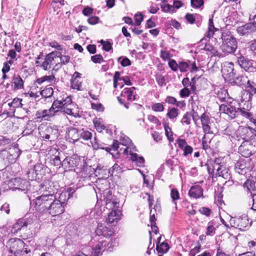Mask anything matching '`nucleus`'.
Returning <instances> with one entry per match:
<instances>
[{"instance_id":"1","label":"nucleus","mask_w":256,"mask_h":256,"mask_svg":"<svg viewBox=\"0 0 256 256\" xmlns=\"http://www.w3.org/2000/svg\"><path fill=\"white\" fill-rule=\"evenodd\" d=\"M119 202L114 196L110 195L106 199V208L110 211L108 213L106 222L112 224L118 222L120 218L121 211L118 210Z\"/></svg>"},{"instance_id":"2","label":"nucleus","mask_w":256,"mask_h":256,"mask_svg":"<svg viewBox=\"0 0 256 256\" xmlns=\"http://www.w3.org/2000/svg\"><path fill=\"white\" fill-rule=\"evenodd\" d=\"M222 44L220 46L222 51L226 54H234L238 48L236 39L228 30H224L221 36Z\"/></svg>"},{"instance_id":"3","label":"nucleus","mask_w":256,"mask_h":256,"mask_svg":"<svg viewBox=\"0 0 256 256\" xmlns=\"http://www.w3.org/2000/svg\"><path fill=\"white\" fill-rule=\"evenodd\" d=\"M56 196L54 194H42L35 199V206L37 210L44 212L48 210L50 204L54 202Z\"/></svg>"},{"instance_id":"4","label":"nucleus","mask_w":256,"mask_h":256,"mask_svg":"<svg viewBox=\"0 0 256 256\" xmlns=\"http://www.w3.org/2000/svg\"><path fill=\"white\" fill-rule=\"evenodd\" d=\"M38 130L40 136L44 140L54 141L58 136V130L52 126H40Z\"/></svg>"},{"instance_id":"5","label":"nucleus","mask_w":256,"mask_h":256,"mask_svg":"<svg viewBox=\"0 0 256 256\" xmlns=\"http://www.w3.org/2000/svg\"><path fill=\"white\" fill-rule=\"evenodd\" d=\"M252 222L249 220L247 216H242L232 218L230 220L231 226L242 231H244L249 228Z\"/></svg>"},{"instance_id":"6","label":"nucleus","mask_w":256,"mask_h":256,"mask_svg":"<svg viewBox=\"0 0 256 256\" xmlns=\"http://www.w3.org/2000/svg\"><path fill=\"white\" fill-rule=\"evenodd\" d=\"M57 54H59L58 52H52L46 56L44 61L42 64L41 67L45 70L50 69L52 65L55 64L54 70H57L61 67V64L59 63H56L57 59L59 58L60 56H58Z\"/></svg>"},{"instance_id":"7","label":"nucleus","mask_w":256,"mask_h":256,"mask_svg":"<svg viewBox=\"0 0 256 256\" xmlns=\"http://www.w3.org/2000/svg\"><path fill=\"white\" fill-rule=\"evenodd\" d=\"M237 62L240 66L246 71L254 72L256 71V62L250 60L242 55L237 57Z\"/></svg>"},{"instance_id":"8","label":"nucleus","mask_w":256,"mask_h":256,"mask_svg":"<svg viewBox=\"0 0 256 256\" xmlns=\"http://www.w3.org/2000/svg\"><path fill=\"white\" fill-rule=\"evenodd\" d=\"M80 162V158L76 155L67 156L62 161V168L65 172L74 170Z\"/></svg>"},{"instance_id":"9","label":"nucleus","mask_w":256,"mask_h":256,"mask_svg":"<svg viewBox=\"0 0 256 256\" xmlns=\"http://www.w3.org/2000/svg\"><path fill=\"white\" fill-rule=\"evenodd\" d=\"M64 210V206L59 201H57V199L55 197L54 202L50 204L47 211L52 216H56L63 213Z\"/></svg>"},{"instance_id":"10","label":"nucleus","mask_w":256,"mask_h":256,"mask_svg":"<svg viewBox=\"0 0 256 256\" xmlns=\"http://www.w3.org/2000/svg\"><path fill=\"white\" fill-rule=\"evenodd\" d=\"M220 111L228 114L231 119L238 116L237 109L232 105V102L228 104H222L220 106Z\"/></svg>"},{"instance_id":"11","label":"nucleus","mask_w":256,"mask_h":256,"mask_svg":"<svg viewBox=\"0 0 256 256\" xmlns=\"http://www.w3.org/2000/svg\"><path fill=\"white\" fill-rule=\"evenodd\" d=\"M222 72L224 76L230 78H234L235 76L234 72V64L232 62H225L222 65Z\"/></svg>"},{"instance_id":"12","label":"nucleus","mask_w":256,"mask_h":256,"mask_svg":"<svg viewBox=\"0 0 256 256\" xmlns=\"http://www.w3.org/2000/svg\"><path fill=\"white\" fill-rule=\"evenodd\" d=\"M238 134L244 140H248L254 135V128L250 126H239L238 130Z\"/></svg>"},{"instance_id":"13","label":"nucleus","mask_w":256,"mask_h":256,"mask_svg":"<svg viewBox=\"0 0 256 256\" xmlns=\"http://www.w3.org/2000/svg\"><path fill=\"white\" fill-rule=\"evenodd\" d=\"M97 236H103L105 237H110L112 236L114 232L112 228L106 227L103 224H98L95 230Z\"/></svg>"},{"instance_id":"14","label":"nucleus","mask_w":256,"mask_h":256,"mask_svg":"<svg viewBox=\"0 0 256 256\" xmlns=\"http://www.w3.org/2000/svg\"><path fill=\"white\" fill-rule=\"evenodd\" d=\"M57 190L54 184V182L50 180H47L40 184V192L44 194H54L55 191Z\"/></svg>"},{"instance_id":"15","label":"nucleus","mask_w":256,"mask_h":256,"mask_svg":"<svg viewBox=\"0 0 256 256\" xmlns=\"http://www.w3.org/2000/svg\"><path fill=\"white\" fill-rule=\"evenodd\" d=\"M252 146L248 140H244L238 148V152L245 158L249 157L252 154Z\"/></svg>"},{"instance_id":"16","label":"nucleus","mask_w":256,"mask_h":256,"mask_svg":"<svg viewBox=\"0 0 256 256\" xmlns=\"http://www.w3.org/2000/svg\"><path fill=\"white\" fill-rule=\"evenodd\" d=\"M200 122L204 132L206 134H212L213 132L211 130L210 118L205 113H203L200 117Z\"/></svg>"},{"instance_id":"17","label":"nucleus","mask_w":256,"mask_h":256,"mask_svg":"<svg viewBox=\"0 0 256 256\" xmlns=\"http://www.w3.org/2000/svg\"><path fill=\"white\" fill-rule=\"evenodd\" d=\"M216 168V176H222L224 179H228L230 178V174L228 170L224 165H220L218 162H214V168Z\"/></svg>"},{"instance_id":"18","label":"nucleus","mask_w":256,"mask_h":256,"mask_svg":"<svg viewBox=\"0 0 256 256\" xmlns=\"http://www.w3.org/2000/svg\"><path fill=\"white\" fill-rule=\"evenodd\" d=\"M177 143L179 148L183 150L184 156H187L192 152L193 148L188 144L185 140L178 138L177 140Z\"/></svg>"},{"instance_id":"19","label":"nucleus","mask_w":256,"mask_h":256,"mask_svg":"<svg viewBox=\"0 0 256 256\" xmlns=\"http://www.w3.org/2000/svg\"><path fill=\"white\" fill-rule=\"evenodd\" d=\"M238 34L241 36L256 31V27L252 22L246 24L238 28Z\"/></svg>"},{"instance_id":"20","label":"nucleus","mask_w":256,"mask_h":256,"mask_svg":"<svg viewBox=\"0 0 256 256\" xmlns=\"http://www.w3.org/2000/svg\"><path fill=\"white\" fill-rule=\"evenodd\" d=\"M17 256H30L28 254L30 250L26 247V243L22 240L17 238Z\"/></svg>"},{"instance_id":"21","label":"nucleus","mask_w":256,"mask_h":256,"mask_svg":"<svg viewBox=\"0 0 256 256\" xmlns=\"http://www.w3.org/2000/svg\"><path fill=\"white\" fill-rule=\"evenodd\" d=\"M102 243H104L102 246H101V248L100 250L98 251H100V254H101V252H104L105 250L107 251H112L114 248L116 247L118 245V242H116V240L111 239L108 242H99L96 246H98V244L100 245Z\"/></svg>"},{"instance_id":"22","label":"nucleus","mask_w":256,"mask_h":256,"mask_svg":"<svg viewBox=\"0 0 256 256\" xmlns=\"http://www.w3.org/2000/svg\"><path fill=\"white\" fill-rule=\"evenodd\" d=\"M74 190L72 188H68V190L62 192L59 196L57 201H59L64 206L66 202L72 196Z\"/></svg>"},{"instance_id":"23","label":"nucleus","mask_w":256,"mask_h":256,"mask_svg":"<svg viewBox=\"0 0 256 256\" xmlns=\"http://www.w3.org/2000/svg\"><path fill=\"white\" fill-rule=\"evenodd\" d=\"M189 196L195 198L202 197L203 196V190L200 186H192L188 192Z\"/></svg>"},{"instance_id":"24","label":"nucleus","mask_w":256,"mask_h":256,"mask_svg":"<svg viewBox=\"0 0 256 256\" xmlns=\"http://www.w3.org/2000/svg\"><path fill=\"white\" fill-rule=\"evenodd\" d=\"M43 170V166L40 164H36L33 170L30 172H28V176L30 180H32L34 178H36V176L40 174V172Z\"/></svg>"},{"instance_id":"25","label":"nucleus","mask_w":256,"mask_h":256,"mask_svg":"<svg viewBox=\"0 0 256 256\" xmlns=\"http://www.w3.org/2000/svg\"><path fill=\"white\" fill-rule=\"evenodd\" d=\"M134 87L131 88H125L121 93V96L126 98L128 100L132 102L136 99V96L133 95L132 90H135Z\"/></svg>"},{"instance_id":"26","label":"nucleus","mask_w":256,"mask_h":256,"mask_svg":"<svg viewBox=\"0 0 256 256\" xmlns=\"http://www.w3.org/2000/svg\"><path fill=\"white\" fill-rule=\"evenodd\" d=\"M67 136L74 142L77 141L80 139V129L70 128L67 132Z\"/></svg>"},{"instance_id":"27","label":"nucleus","mask_w":256,"mask_h":256,"mask_svg":"<svg viewBox=\"0 0 256 256\" xmlns=\"http://www.w3.org/2000/svg\"><path fill=\"white\" fill-rule=\"evenodd\" d=\"M232 79L234 80L233 82L236 85L240 86H243L245 88H246V86H247L250 81L248 80L247 76H238L235 78L234 76V78Z\"/></svg>"},{"instance_id":"28","label":"nucleus","mask_w":256,"mask_h":256,"mask_svg":"<svg viewBox=\"0 0 256 256\" xmlns=\"http://www.w3.org/2000/svg\"><path fill=\"white\" fill-rule=\"evenodd\" d=\"M130 152L131 156V160L135 162L137 166L140 167L144 166V159L142 156H139L138 154L136 153L132 152L131 151H130Z\"/></svg>"},{"instance_id":"29","label":"nucleus","mask_w":256,"mask_h":256,"mask_svg":"<svg viewBox=\"0 0 256 256\" xmlns=\"http://www.w3.org/2000/svg\"><path fill=\"white\" fill-rule=\"evenodd\" d=\"M92 145L94 150L102 149L109 152L111 150V148L108 146H106V144L103 143H100L96 136L94 137V140L91 141Z\"/></svg>"},{"instance_id":"30","label":"nucleus","mask_w":256,"mask_h":256,"mask_svg":"<svg viewBox=\"0 0 256 256\" xmlns=\"http://www.w3.org/2000/svg\"><path fill=\"white\" fill-rule=\"evenodd\" d=\"M20 100L18 104H17V112L19 116H17V118H23L26 116V114L28 112V108H22L23 104H22V99L17 98V101Z\"/></svg>"},{"instance_id":"31","label":"nucleus","mask_w":256,"mask_h":256,"mask_svg":"<svg viewBox=\"0 0 256 256\" xmlns=\"http://www.w3.org/2000/svg\"><path fill=\"white\" fill-rule=\"evenodd\" d=\"M32 222V220L30 218H20L17 220V230L26 227Z\"/></svg>"},{"instance_id":"32","label":"nucleus","mask_w":256,"mask_h":256,"mask_svg":"<svg viewBox=\"0 0 256 256\" xmlns=\"http://www.w3.org/2000/svg\"><path fill=\"white\" fill-rule=\"evenodd\" d=\"M243 161L238 162L235 166L236 172L240 174H246L248 166Z\"/></svg>"},{"instance_id":"33","label":"nucleus","mask_w":256,"mask_h":256,"mask_svg":"<svg viewBox=\"0 0 256 256\" xmlns=\"http://www.w3.org/2000/svg\"><path fill=\"white\" fill-rule=\"evenodd\" d=\"M63 102H64L58 100H56L53 102V104L50 108L52 112H53V114L64 109V106Z\"/></svg>"},{"instance_id":"34","label":"nucleus","mask_w":256,"mask_h":256,"mask_svg":"<svg viewBox=\"0 0 256 256\" xmlns=\"http://www.w3.org/2000/svg\"><path fill=\"white\" fill-rule=\"evenodd\" d=\"M17 182L18 183V186L17 187V190L19 191L24 192L26 193L28 190V187L29 186L28 182L26 180H21L20 178H17Z\"/></svg>"},{"instance_id":"35","label":"nucleus","mask_w":256,"mask_h":256,"mask_svg":"<svg viewBox=\"0 0 256 256\" xmlns=\"http://www.w3.org/2000/svg\"><path fill=\"white\" fill-rule=\"evenodd\" d=\"M73 107H74V104L64 106L63 109V111L64 113L74 118L80 117L78 113L73 108Z\"/></svg>"},{"instance_id":"36","label":"nucleus","mask_w":256,"mask_h":256,"mask_svg":"<svg viewBox=\"0 0 256 256\" xmlns=\"http://www.w3.org/2000/svg\"><path fill=\"white\" fill-rule=\"evenodd\" d=\"M214 226L215 222L213 220L208 222L206 232L207 236H212L215 234L216 229Z\"/></svg>"},{"instance_id":"37","label":"nucleus","mask_w":256,"mask_h":256,"mask_svg":"<svg viewBox=\"0 0 256 256\" xmlns=\"http://www.w3.org/2000/svg\"><path fill=\"white\" fill-rule=\"evenodd\" d=\"M92 133L88 130L84 128L80 129V138H82L84 140H88L92 138Z\"/></svg>"},{"instance_id":"38","label":"nucleus","mask_w":256,"mask_h":256,"mask_svg":"<svg viewBox=\"0 0 256 256\" xmlns=\"http://www.w3.org/2000/svg\"><path fill=\"white\" fill-rule=\"evenodd\" d=\"M164 128L165 134L168 140L170 142H172L174 140V138H173V132L172 131L171 128L167 124H164Z\"/></svg>"},{"instance_id":"39","label":"nucleus","mask_w":256,"mask_h":256,"mask_svg":"<svg viewBox=\"0 0 256 256\" xmlns=\"http://www.w3.org/2000/svg\"><path fill=\"white\" fill-rule=\"evenodd\" d=\"M50 109L48 110H44L42 111H38L36 114V116L38 118H43L46 116H48L53 115Z\"/></svg>"},{"instance_id":"40","label":"nucleus","mask_w":256,"mask_h":256,"mask_svg":"<svg viewBox=\"0 0 256 256\" xmlns=\"http://www.w3.org/2000/svg\"><path fill=\"white\" fill-rule=\"evenodd\" d=\"M252 96L253 94L250 93V91H248L246 89L242 92L241 99L242 102H250L252 99Z\"/></svg>"},{"instance_id":"41","label":"nucleus","mask_w":256,"mask_h":256,"mask_svg":"<svg viewBox=\"0 0 256 256\" xmlns=\"http://www.w3.org/2000/svg\"><path fill=\"white\" fill-rule=\"evenodd\" d=\"M94 124L96 130L100 132L105 130L106 126L102 124L100 119H96L94 120Z\"/></svg>"},{"instance_id":"42","label":"nucleus","mask_w":256,"mask_h":256,"mask_svg":"<svg viewBox=\"0 0 256 256\" xmlns=\"http://www.w3.org/2000/svg\"><path fill=\"white\" fill-rule=\"evenodd\" d=\"M16 238H11L9 240L6 244V246L10 249V252L12 253L16 256Z\"/></svg>"},{"instance_id":"43","label":"nucleus","mask_w":256,"mask_h":256,"mask_svg":"<svg viewBox=\"0 0 256 256\" xmlns=\"http://www.w3.org/2000/svg\"><path fill=\"white\" fill-rule=\"evenodd\" d=\"M178 115V110L176 108H172L170 109L166 114V116L170 120L176 119Z\"/></svg>"},{"instance_id":"44","label":"nucleus","mask_w":256,"mask_h":256,"mask_svg":"<svg viewBox=\"0 0 256 256\" xmlns=\"http://www.w3.org/2000/svg\"><path fill=\"white\" fill-rule=\"evenodd\" d=\"M42 96L44 98H50L54 94V90L51 87H46L44 89L40 92Z\"/></svg>"},{"instance_id":"45","label":"nucleus","mask_w":256,"mask_h":256,"mask_svg":"<svg viewBox=\"0 0 256 256\" xmlns=\"http://www.w3.org/2000/svg\"><path fill=\"white\" fill-rule=\"evenodd\" d=\"M169 250V246L166 242H162L160 245L156 246V250L159 253H166Z\"/></svg>"},{"instance_id":"46","label":"nucleus","mask_w":256,"mask_h":256,"mask_svg":"<svg viewBox=\"0 0 256 256\" xmlns=\"http://www.w3.org/2000/svg\"><path fill=\"white\" fill-rule=\"evenodd\" d=\"M228 94L227 92L224 90H221L218 92L217 97L220 102H225L226 98H228Z\"/></svg>"},{"instance_id":"47","label":"nucleus","mask_w":256,"mask_h":256,"mask_svg":"<svg viewBox=\"0 0 256 256\" xmlns=\"http://www.w3.org/2000/svg\"><path fill=\"white\" fill-rule=\"evenodd\" d=\"M152 110L156 112H162L164 110L162 103L156 102L152 104Z\"/></svg>"},{"instance_id":"48","label":"nucleus","mask_w":256,"mask_h":256,"mask_svg":"<svg viewBox=\"0 0 256 256\" xmlns=\"http://www.w3.org/2000/svg\"><path fill=\"white\" fill-rule=\"evenodd\" d=\"M71 87L73 89L81 90L82 84V82L76 78H72L71 80Z\"/></svg>"},{"instance_id":"49","label":"nucleus","mask_w":256,"mask_h":256,"mask_svg":"<svg viewBox=\"0 0 256 256\" xmlns=\"http://www.w3.org/2000/svg\"><path fill=\"white\" fill-rule=\"evenodd\" d=\"M50 162V164L54 166H58L59 168H60V166L62 167V161L58 156H56L54 158H52Z\"/></svg>"},{"instance_id":"50","label":"nucleus","mask_w":256,"mask_h":256,"mask_svg":"<svg viewBox=\"0 0 256 256\" xmlns=\"http://www.w3.org/2000/svg\"><path fill=\"white\" fill-rule=\"evenodd\" d=\"M170 197L175 204V201L180 198V194L177 189L174 188L171 190Z\"/></svg>"},{"instance_id":"51","label":"nucleus","mask_w":256,"mask_h":256,"mask_svg":"<svg viewBox=\"0 0 256 256\" xmlns=\"http://www.w3.org/2000/svg\"><path fill=\"white\" fill-rule=\"evenodd\" d=\"M246 88L250 91V93L256 94V84L255 82L250 81Z\"/></svg>"},{"instance_id":"52","label":"nucleus","mask_w":256,"mask_h":256,"mask_svg":"<svg viewBox=\"0 0 256 256\" xmlns=\"http://www.w3.org/2000/svg\"><path fill=\"white\" fill-rule=\"evenodd\" d=\"M192 114L186 112L183 116L181 122L183 124H190L191 123Z\"/></svg>"},{"instance_id":"53","label":"nucleus","mask_w":256,"mask_h":256,"mask_svg":"<svg viewBox=\"0 0 256 256\" xmlns=\"http://www.w3.org/2000/svg\"><path fill=\"white\" fill-rule=\"evenodd\" d=\"M238 116L240 114L248 119L251 118L252 114L249 112L244 110V108H238Z\"/></svg>"},{"instance_id":"54","label":"nucleus","mask_w":256,"mask_h":256,"mask_svg":"<svg viewBox=\"0 0 256 256\" xmlns=\"http://www.w3.org/2000/svg\"><path fill=\"white\" fill-rule=\"evenodd\" d=\"M91 60L95 64L101 63L102 62H104L102 56L100 54L91 56Z\"/></svg>"},{"instance_id":"55","label":"nucleus","mask_w":256,"mask_h":256,"mask_svg":"<svg viewBox=\"0 0 256 256\" xmlns=\"http://www.w3.org/2000/svg\"><path fill=\"white\" fill-rule=\"evenodd\" d=\"M189 68L188 64L184 62H181L178 64V68L182 72H186Z\"/></svg>"},{"instance_id":"56","label":"nucleus","mask_w":256,"mask_h":256,"mask_svg":"<svg viewBox=\"0 0 256 256\" xmlns=\"http://www.w3.org/2000/svg\"><path fill=\"white\" fill-rule=\"evenodd\" d=\"M210 138H207L206 134H205L202 140L203 149L206 150L210 148L208 143H210Z\"/></svg>"},{"instance_id":"57","label":"nucleus","mask_w":256,"mask_h":256,"mask_svg":"<svg viewBox=\"0 0 256 256\" xmlns=\"http://www.w3.org/2000/svg\"><path fill=\"white\" fill-rule=\"evenodd\" d=\"M143 20V15L142 13H137L134 16L135 24L136 26L140 25Z\"/></svg>"},{"instance_id":"58","label":"nucleus","mask_w":256,"mask_h":256,"mask_svg":"<svg viewBox=\"0 0 256 256\" xmlns=\"http://www.w3.org/2000/svg\"><path fill=\"white\" fill-rule=\"evenodd\" d=\"M168 66L173 71L176 72L178 70V64H177L176 61L174 60H171L169 61Z\"/></svg>"},{"instance_id":"59","label":"nucleus","mask_w":256,"mask_h":256,"mask_svg":"<svg viewBox=\"0 0 256 256\" xmlns=\"http://www.w3.org/2000/svg\"><path fill=\"white\" fill-rule=\"evenodd\" d=\"M199 212L200 214L208 216L212 213V210L209 208L206 207H202L199 209Z\"/></svg>"},{"instance_id":"60","label":"nucleus","mask_w":256,"mask_h":256,"mask_svg":"<svg viewBox=\"0 0 256 256\" xmlns=\"http://www.w3.org/2000/svg\"><path fill=\"white\" fill-rule=\"evenodd\" d=\"M203 4V0H191V5L193 8H198Z\"/></svg>"},{"instance_id":"61","label":"nucleus","mask_w":256,"mask_h":256,"mask_svg":"<svg viewBox=\"0 0 256 256\" xmlns=\"http://www.w3.org/2000/svg\"><path fill=\"white\" fill-rule=\"evenodd\" d=\"M112 174H118L122 172V170L120 166L118 164H115L112 167Z\"/></svg>"},{"instance_id":"62","label":"nucleus","mask_w":256,"mask_h":256,"mask_svg":"<svg viewBox=\"0 0 256 256\" xmlns=\"http://www.w3.org/2000/svg\"><path fill=\"white\" fill-rule=\"evenodd\" d=\"M148 120L152 122H153L156 124L157 126H160L161 123L158 119L155 116L152 115L148 116Z\"/></svg>"},{"instance_id":"63","label":"nucleus","mask_w":256,"mask_h":256,"mask_svg":"<svg viewBox=\"0 0 256 256\" xmlns=\"http://www.w3.org/2000/svg\"><path fill=\"white\" fill-rule=\"evenodd\" d=\"M152 137L154 140L156 142H158L162 140V136L158 132H154L152 134Z\"/></svg>"},{"instance_id":"64","label":"nucleus","mask_w":256,"mask_h":256,"mask_svg":"<svg viewBox=\"0 0 256 256\" xmlns=\"http://www.w3.org/2000/svg\"><path fill=\"white\" fill-rule=\"evenodd\" d=\"M249 19L250 20H254L252 23L256 27V8L250 14Z\"/></svg>"}]
</instances>
